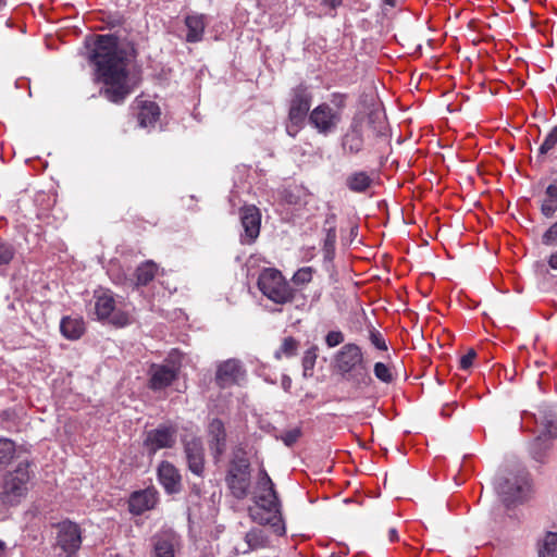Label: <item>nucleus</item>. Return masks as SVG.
I'll return each mask as SVG.
<instances>
[{"mask_svg":"<svg viewBox=\"0 0 557 557\" xmlns=\"http://www.w3.org/2000/svg\"><path fill=\"white\" fill-rule=\"evenodd\" d=\"M88 61L94 67L95 81L104 85L100 94L110 102L122 103L134 90L137 81L129 75L128 58L119 38L112 34L98 35L87 45Z\"/></svg>","mask_w":557,"mask_h":557,"instance_id":"f257e3e1","label":"nucleus"},{"mask_svg":"<svg viewBox=\"0 0 557 557\" xmlns=\"http://www.w3.org/2000/svg\"><path fill=\"white\" fill-rule=\"evenodd\" d=\"M386 133L387 122L382 110L358 111L352 115L339 138L342 154L344 157L358 156L364 150L371 135L381 137Z\"/></svg>","mask_w":557,"mask_h":557,"instance_id":"f03ea898","label":"nucleus"},{"mask_svg":"<svg viewBox=\"0 0 557 557\" xmlns=\"http://www.w3.org/2000/svg\"><path fill=\"white\" fill-rule=\"evenodd\" d=\"M255 504L256 508L249 509L252 520L262 525L271 524L275 533L283 535L285 525L281 517V502L274 483L264 469L259 472Z\"/></svg>","mask_w":557,"mask_h":557,"instance_id":"7ed1b4c3","label":"nucleus"},{"mask_svg":"<svg viewBox=\"0 0 557 557\" xmlns=\"http://www.w3.org/2000/svg\"><path fill=\"white\" fill-rule=\"evenodd\" d=\"M29 466L28 461H21L13 470L3 474L0 485L1 505L14 507L26 497L30 480Z\"/></svg>","mask_w":557,"mask_h":557,"instance_id":"20e7f679","label":"nucleus"},{"mask_svg":"<svg viewBox=\"0 0 557 557\" xmlns=\"http://www.w3.org/2000/svg\"><path fill=\"white\" fill-rule=\"evenodd\" d=\"M334 367L341 376L356 384L366 381L368 367L361 348L354 343L342 346L334 357Z\"/></svg>","mask_w":557,"mask_h":557,"instance_id":"39448f33","label":"nucleus"},{"mask_svg":"<svg viewBox=\"0 0 557 557\" xmlns=\"http://www.w3.org/2000/svg\"><path fill=\"white\" fill-rule=\"evenodd\" d=\"M94 310L98 320L108 321L115 326L122 327L131 323L129 309L123 298H116L110 289L95 290Z\"/></svg>","mask_w":557,"mask_h":557,"instance_id":"423d86ee","label":"nucleus"},{"mask_svg":"<svg viewBox=\"0 0 557 557\" xmlns=\"http://www.w3.org/2000/svg\"><path fill=\"white\" fill-rule=\"evenodd\" d=\"M502 500L510 506L525 500L531 494V479L527 470L520 469L507 475H498L494 482Z\"/></svg>","mask_w":557,"mask_h":557,"instance_id":"0eeeda50","label":"nucleus"},{"mask_svg":"<svg viewBox=\"0 0 557 557\" xmlns=\"http://www.w3.org/2000/svg\"><path fill=\"white\" fill-rule=\"evenodd\" d=\"M54 530L51 556L77 557L83 542L81 527L71 520H63L54 525Z\"/></svg>","mask_w":557,"mask_h":557,"instance_id":"6e6552de","label":"nucleus"},{"mask_svg":"<svg viewBox=\"0 0 557 557\" xmlns=\"http://www.w3.org/2000/svg\"><path fill=\"white\" fill-rule=\"evenodd\" d=\"M258 288L268 299L278 305L289 302L294 298L293 288L276 269L268 268L261 271Z\"/></svg>","mask_w":557,"mask_h":557,"instance_id":"1a4fd4ad","label":"nucleus"},{"mask_svg":"<svg viewBox=\"0 0 557 557\" xmlns=\"http://www.w3.org/2000/svg\"><path fill=\"white\" fill-rule=\"evenodd\" d=\"M250 462L244 454H236L230 462L225 482L232 495L244 499L250 487Z\"/></svg>","mask_w":557,"mask_h":557,"instance_id":"9d476101","label":"nucleus"},{"mask_svg":"<svg viewBox=\"0 0 557 557\" xmlns=\"http://www.w3.org/2000/svg\"><path fill=\"white\" fill-rule=\"evenodd\" d=\"M312 102L311 91L304 85L295 87L292 91L288 120L286 129L290 136H295L308 119Z\"/></svg>","mask_w":557,"mask_h":557,"instance_id":"9b49d317","label":"nucleus"},{"mask_svg":"<svg viewBox=\"0 0 557 557\" xmlns=\"http://www.w3.org/2000/svg\"><path fill=\"white\" fill-rule=\"evenodd\" d=\"M541 433L530 444L529 450L536 462L545 463L552 449L553 441L557 437V417L544 414L541 420Z\"/></svg>","mask_w":557,"mask_h":557,"instance_id":"f8f14e48","label":"nucleus"},{"mask_svg":"<svg viewBox=\"0 0 557 557\" xmlns=\"http://www.w3.org/2000/svg\"><path fill=\"white\" fill-rule=\"evenodd\" d=\"M342 122L338 110H332L331 104L322 102L308 115L309 125L322 136L334 134Z\"/></svg>","mask_w":557,"mask_h":557,"instance_id":"ddd939ff","label":"nucleus"},{"mask_svg":"<svg viewBox=\"0 0 557 557\" xmlns=\"http://www.w3.org/2000/svg\"><path fill=\"white\" fill-rule=\"evenodd\" d=\"M177 428L163 423L147 432L144 446L150 454L163 448H172L176 444Z\"/></svg>","mask_w":557,"mask_h":557,"instance_id":"4468645a","label":"nucleus"},{"mask_svg":"<svg viewBox=\"0 0 557 557\" xmlns=\"http://www.w3.org/2000/svg\"><path fill=\"white\" fill-rule=\"evenodd\" d=\"M180 364L175 362L152 363L148 370V386L153 392L163 391L177 379Z\"/></svg>","mask_w":557,"mask_h":557,"instance_id":"2eb2a0df","label":"nucleus"},{"mask_svg":"<svg viewBox=\"0 0 557 557\" xmlns=\"http://www.w3.org/2000/svg\"><path fill=\"white\" fill-rule=\"evenodd\" d=\"M246 379V370L237 359H228L218 366L215 383L221 388L239 385Z\"/></svg>","mask_w":557,"mask_h":557,"instance_id":"dca6fc26","label":"nucleus"},{"mask_svg":"<svg viewBox=\"0 0 557 557\" xmlns=\"http://www.w3.org/2000/svg\"><path fill=\"white\" fill-rule=\"evenodd\" d=\"M240 222L244 228L242 234L243 244H251L260 233L261 213L255 206H246L240 210Z\"/></svg>","mask_w":557,"mask_h":557,"instance_id":"f3484780","label":"nucleus"},{"mask_svg":"<svg viewBox=\"0 0 557 557\" xmlns=\"http://www.w3.org/2000/svg\"><path fill=\"white\" fill-rule=\"evenodd\" d=\"M158 482L169 495L177 494L182 490V476L178 469L169 461H162L157 470Z\"/></svg>","mask_w":557,"mask_h":557,"instance_id":"a211bd4d","label":"nucleus"},{"mask_svg":"<svg viewBox=\"0 0 557 557\" xmlns=\"http://www.w3.org/2000/svg\"><path fill=\"white\" fill-rule=\"evenodd\" d=\"M158 502V492L154 487L136 491L128 499V509L133 515H141L154 508Z\"/></svg>","mask_w":557,"mask_h":557,"instance_id":"6ab92c4d","label":"nucleus"},{"mask_svg":"<svg viewBox=\"0 0 557 557\" xmlns=\"http://www.w3.org/2000/svg\"><path fill=\"white\" fill-rule=\"evenodd\" d=\"M188 469L196 475L201 476L205 470L203 447L199 438H193L185 443L184 447Z\"/></svg>","mask_w":557,"mask_h":557,"instance_id":"aec40b11","label":"nucleus"},{"mask_svg":"<svg viewBox=\"0 0 557 557\" xmlns=\"http://www.w3.org/2000/svg\"><path fill=\"white\" fill-rule=\"evenodd\" d=\"M209 445L215 458H219L226 448V432L220 419H213L208 425Z\"/></svg>","mask_w":557,"mask_h":557,"instance_id":"412c9836","label":"nucleus"},{"mask_svg":"<svg viewBox=\"0 0 557 557\" xmlns=\"http://www.w3.org/2000/svg\"><path fill=\"white\" fill-rule=\"evenodd\" d=\"M184 23L187 28V34L185 36L186 42H200L203 39L207 25L206 15L199 13L187 14L185 16Z\"/></svg>","mask_w":557,"mask_h":557,"instance_id":"4be33fe9","label":"nucleus"},{"mask_svg":"<svg viewBox=\"0 0 557 557\" xmlns=\"http://www.w3.org/2000/svg\"><path fill=\"white\" fill-rule=\"evenodd\" d=\"M60 331L67 339H78L85 332L84 321L78 318L64 317L60 322Z\"/></svg>","mask_w":557,"mask_h":557,"instance_id":"5701e85b","label":"nucleus"},{"mask_svg":"<svg viewBox=\"0 0 557 557\" xmlns=\"http://www.w3.org/2000/svg\"><path fill=\"white\" fill-rule=\"evenodd\" d=\"M345 184L354 193H364L373 184V178L366 171H356L346 177Z\"/></svg>","mask_w":557,"mask_h":557,"instance_id":"b1692460","label":"nucleus"},{"mask_svg":"<svg viewBox=\"0 0 557 557\" xmlns=\"http://www.w3.org/2000/svg\"><path fill=\"white\" fill-rule=\"evenodd\" d=\"M175 536L172 534L157 535L153 542L154 557H175Z\"/></svg>","mask_w":557,"mask_h":557,"instance_id":"393cba45","label":"nucleus"},{"mask_svg":"<svg viewBox=\"0 0 557 557\" xmlns=\"http://www.w3.org/2000/svg\"><path fill=\"white\" fill-rule=\"evenodd\" d=\"M160 115V109L157 103L152 101H144L138 112V124L140 127L146 128L156 123Z\"/></svg>","mask_w":557,"mask_h":557,"instance_id":"a878e982","label":"nucleus"},{"mask_svg":"<svg viewBox=\"0 0 557 557\" xmlns=\"http://www.w3.org/2000/svg\"><path fill=\"white\" fill-rule=\"evenodd\" d=\"M537 557H557V533L546 532L537 542Z\"/></svg>","mask_w":557,"mask_h":557,"instance_id":"bb28decb","label":"nucleus"},{"mask_svg":"<svg viewBox=\"0 0 557 557\" xmlns=\"http://www.w3.org/2000/svg\"><path fill=\"white\" fill-rule=\"evenodd\" d=\"M157 271H158V267L154 262L146 261V262L141 263L136 269V272H135V276H136L135 285L137 287L147 285L154 278Z\"/></svg>","mask_w":557,"mask_h":557,"instance_id":"cd10ccee","label":"nucleus"},{"mask_svg":"<svg viewBox=\"0 0 557 557\" xmlns=\"http://www.w3.org/2000/svg\"><path fill=\"white\" fill-rule=\"evenodd\" d=\"M325 237L323 239L322 252H323V263L325 269H329V265L333 263L336 251V232L329 230V232H324Z\"/></svg>","mask_w":557,"mask_h":557,"instance_id":"c85d7f7f","label":"nucleus"},{"mask_svg":"<svg viewBox=\"0 0 557 557\" xmlns=\"http://www.w3.org/2000/svg\"><path fill=\"white\" fill-rule=\"evenodd\" d=\"M245 541L248 547L244 550V553H248L250 550L265 547L268 544V536L263 530L252 529L246 533Z\"/></svg>","mask_w":557,"mask_h":557,"instance_id":"c756f323","label":"nucleus"},{"mask_svg":"<svg viewBox=\"0 0 557 557\" xmlns=\"http://www.w3.org/2000/svg\"><path fill=\"white\" fill-rule=\"evenodd\" d=\"M15 455V443L5 437L0 438V467L8 466Z\"/></svg>","mask_w":557,"mask_h":557,"instance_id":"7c9ffc66","label":"nucleus"},{"mask_svg":"<svg viewBox=\"0 0 557 557\" xmlns=\"http://www.w3.org/2000/svg\"><path fill=\"white\" fill-rule=\"evenodd\" d=\"M313 273L314 269L312 267H302L294 273L292 282L295 285L308 284L309 282H311Z\"/></svg>","mask_w":557,"mask_h":557,"instance_id":"2f4dec72","label":"nucleus"},{"mask_svg":"<svg viewBox=\"0 0 557 557\" xmlns=\"http://www.w3.org/2000/svg\"><path fill=\"white\" fill-rule=\"evenodd\" d=\"M318 347L311 346L308 348L302 357V368H304V374L308 375V372H311L315 366L317 357H318Z\"/></svg>","mask_w":557,"mask_h":557,"instance_id":"473e14b6","label":"nucleus"},{"mask_svg":"<svg viewBox=\"0 0 557 557\" xmlns=\"http://www.w3.org/2000/svg\"><path fill=\"white\" fill-rule=\"evenodd\" d=\"M557 144V125L546 135L544 141L539 148V156H544L550 151Z\"/></svg>","mask_w":557,"mask_h":557,"instance_id":"72a5a7b5","label":"nucleus"},{"mask_svg":"<svg viewBox=\"0 0 557 557\" xmlns=\"http://www.w3.org/2000/svg\"><path fill=\"white\" fill-rule=\"evenodd\" d=\"M374 375L383 383H392L394 377L391 369L383 362H376L373 368Z\"/></svg>","mask_w":557,"mask_h":557,"instance_id":"f704fd0d","label":"nucleus"},{"mask_svg":"<svg viewBox=\"0 0 557 557\" xmlns=\"http://www.w3.org/2000/svg\"><path fill=\"white\" fill-rule=\"evenodd\" d=\"M297 348L298 342L293 337H286L284 338L280 350L275 352V356L276 358H280L281 354H283L286 357H292L296 355Z\"/></svg>","mask_w":557,"mask_h":557,"instance_id":"c9c22d12","label":"nucleus"},{"mask_svg":"<svg viewBox=\"0 0 557 557\" xmlns=\"http://www.w3.org/2000/svg\"><path fill=\"white\" fill-rule=\"evenodd\" d=\"M541 242L544 246H557V220L542 234Z\"/></svg>","mask_w":557,"mask_h":557,"instance_id":"e433bc0d","label":"nucleus"},{"mask_svg":"<svg viewBox=\"0 0 557 557\" xmlns=\"http://www.w3.org/2000/svg\"><path fill=\"white\" fill-rule=\"evenodd\" d=\"M347 95L341 92H333L330 96V102L332 110H338L341 117L343 119V112L346 108Z\"/></svg>","mask_w":557,"mask_h":557,"instance_id":"4c0bfd02","label":"nucleus"},{"mask_svg":"<svg viewBox=\"0 0 557 557\" xmlns=\"http://www.w3.org/2000/svg\"><path fill=\"white\" fill-rule=\"evenodd\" d=\"M301 434V429L297 426L285 431L276 438L281 440L287 447H292L300 438Z\"/></svg>","mask_w":557,"mask_h":557,"instance_id":"58836bf2","label":"nucleus"},{"mask_svg":"<svg viewBox=\"0 0 557 557\" xmlns=\"http://www.w3.org/2000/svg\"><path fill=\"white\" fill-rule=\"evenodd\" d=\"M14 247L4 242H0V267L8 265L14 258Z\"/></svg>","mask_w":557,"mask_h":557,"instance_id":"ea45409f","label":"nucleus"},{"mask_svg":"<svg viewBox=\"0 0 557 557\" xmlns=\"http://www.w3.org/2000/svg\"><path fill=\"white\" fill-rule=\"evenodd\" d=\"M369 339L371 344L379 350H387V344L382 333L375 329L370 330Z\"/></svg>","mask_w":557,"mask_h":557,"instance_id":"a19ab883","label":"nucleus"},{"mask_svg":"<svg viewBox=\"0 0 557 557\" xmlns=\"http://www.w3.org/2000/svg\"><path fill=\"white\" fill-rule=\"evenodd\" d=\"M345 337L341 331H330L325 336V344L327 347L333 348L341 345Z\"/></svg>","mask_w":557,"mask_h":557,"instance_id":"79ce46f5","label":"nucleus"},{"mask_svg":"<svg viewBox=\"0 0 557 557\" xmlns=\"http://www.w3.org/2000/svg\"><path fill=\"white\" fill-rule=\"evenodd\" d=\"M540 211L543 216L550 219L557 211V201L544 199L541 202Z\"/></svg>","mask_w":557,"mask_h":557,"instance_id":"37998d69","label":"nucleus"},{"mask_svg":"<svg viewBox=\"0 0 557 557\" xmlns=\"http://www.w3.org/2000/svg\"><path fill=\"white\" fill-rule=\"evenodd\" d=\"M476 357V352L474 349H469L467 354H465L463 356L460 357V360H459V368L461 370H469L472 364H473V361Z\"/></svg>","mask_w":557,"mask_h":557,"instance_id":"c03bdc74","label":"nucleus"},{"mask_svg":"<svg viewBox=\"0 0 557 557\" xmlns=\"http://www.w3.org/2000/svg\"><path fill=\"white\" fill-rule=\"evenodd\" d=\"M336 214L334 212H327L325 214L324 223H323V232H329L332 230L336 232Z\"/></svg>","mask_w":557,"mask_h":557,"instance_id":"a18cd8bd","label":"nucleus"},{"mask_svg":"<svg viewBox=\"0 0 557 557\" xmlns=\"http://www.w3.org/2000/svg\"><path fill=\"white\" fill-rule=\"evenodd\" d=\"M545 195V199L557 201V177L546 187Z\"/></svg>","mask_w":557,"mask_h":557,"instance_id":"49530a36","label":"nucleus"},{"mask_svg":"<svg viewBox=\"0 0 557 557\" xmlns=\"http://www.w3.org/2000/svg\"><path fill=\"white\" fill-rule=\"evenodd\" d=\"M342 3L343 0H321V4L327 7L331 11L336 10Z\"/></svg>","mask_w":557,"mask_h":557,"instance_id":"de8ad7c7","label":"nucleus"},{"mask_svg":"<svg viewBox=\"0 0 557 557\" xmlns=\"http://www.w3.org/2000/svg\"><path fill=\"white\" fill-rule=\"evenodd\" d=\"M547 263L550 269L557 270V250L550 253L547 259Z\"/></svg>","mask_w":557,"mask_h":557,"instance_id":"09e8293b","label":"nucleus"},{"mask_svg":"<svg viewBox=\"0 0 557 557\" xmlns=\"http://www.w3.org/2000/svg\"><path fill=\"white\" fill-rule=\"evenodd\" d=\"M388 539L391 542H395L398 540V532L395 528L389 529Z\"/></svg>","mask_w":557,"mask_h":557,"instance_id":"8fccbe9b","label":"nucleus"},{"mask_svg":"<svg viewBox=\"0 0 557 557\" xmlns=\"http://www.w3.org/2000/svg\"><path fill=\"white\" fill-rule=\"evenodd\" d=\"M5 548V543L2 540H0V556L4 553Z\"/></svg>","mask_w":557,"mask_h":557,"instance_id":"3c124183","label":"nucleus"},{"mask_svg":"<svg viewBox=\"0 0 557 557\" xmlns=\"http://www.w3.org/2000/svg\"><path fill=\"white\" fill-rule=\"evenodd\" d=\"M388 5H395L396 0H385Z\"/></svg>","mask_w":557,"mask_h":557,"instance_id":"603ef678","label":"nucleus"},{"mask_svg":"<svg viewBox=\"0 0 557 557\" xmlns=\"http://www.w3.org/2000/svg\"><path fill=\"white\" fill-rule=\"evenodd\" d=\"M5 5V0H0V10Z\"/></svg>","mask_w":557,"mask_h":557,"instance_id":"864d4df0","label":"nucleus"},{"mask_svg":"<svg viewBox=\"0 0 557 557\" xmlns=\"http://www.w3.org/2000/svg\"><path fill=\"white\" fill-rule=\"evenodd\" d=\"M442 414L443 416H448V413H446L445 409L442 410Z\"/></svg>","mask_w":557,"mask_h":557,"instance_id":"5fc2aeb1","label":"nucleus"}]
</instances>
